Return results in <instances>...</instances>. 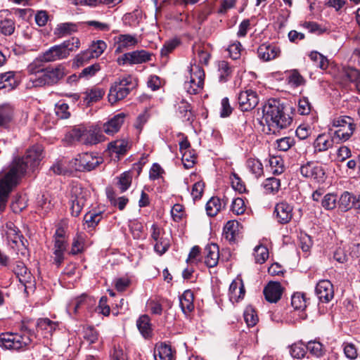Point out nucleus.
<instances>
[{
    "instance_id": "f257e3e1",
    "label": "nucleus",
    "mask_w": 360,
    "mask_h": 360,
    "mask_svg": "<svg viewBox=\"0 0 360 360\" xmlns=\"http://www.w3.org/2000/svg\"><path fill=\"white\" fill-rule=\"evenodd\" d=\"M43 148L34 145L26 150L22 156L15 157L8 171L0 178V211L5 209L13 188L30 172H33L41 161Z\"/></svg>"
},
{
    "instance_id": "f03ea898",
    "label": "nucleus",
    "mask_w": 360,
    "mask_h": 360,
    "mask_svg": "<svg viewBox=\"0 0 360 360\" xmlns=\"http://www.w3.org/2000/svg\"><path fill=\"white\" fill-rule=\"evenodd\" d=\"M262 112L269 132L274 134L288 128L292 122L290 108L279 99H269L263 106Z\"/></svg>"
},
{
    "instance_id": "7ed1b4c3",
    "label": "nucleus",
    "mask_w": 360,
    "mask_h": 360,
    "mask_svg": "<svg viewBox=\"0 0 360 360\" xmlns=\"http://www.w3.org/2000/svg\"><path fill=\"white\" fill-rule=\"evenodd\" d=\"M37 337V334L33 330L22 323L19 332H6L0 334V346L6 349H24Z\"/></svg>"
},
{
    "instance_id": "20e7f679",
    "label": "nucleus",
    "mask_w": 360,
    "mask_h": 360,
    "mask_svg": "<svg viewBox=\"0 0 360 360\" xmlns=\"http://www.w3.org/2000/svg\"><path fill=\"white\" fill-rule=\"evenodd\" d=\"M137 79L131 75L117 78L110 86L108 101L112 104L125 98L131 91L136 88Z\"/></svg>"
},
{
    "instance_id": "39448f33",
    "label": "nucleus",
    "mask_w": 360,
    "mask_h": 360,
    "mask_svg": "<svg viewBox=\"0 0 360 360\" xmlns=\"http://www.w3.org/2000/svg\"><path fill=\"white\" fill-rule=\"evenodd\" d=\"M67 74V68L63 64H59L55 67L49 66L45 68L41 75L37 79H34L35 87L54 85Z\"/></svg>"
},
{
    "instance_id": "423d86ee",
    "label": "nucleus",
    "mask_w": 360,
    "mask_h": 360,
    "mask_svg": "<svg viewBox=\"0 0 360 360\" xmlns=\"http://www.w3.org/2000/svg\"><path fill=\"white\" fill-rule=\"evenodd\" d=\"M300 172L303 177L318 184H323L327 178L325 168L315 161H308L302 165Z\"/></svg>"
},
{
    "instance_id": "0eeeda50",
    "label": "nucleus",
    "mask_w": 360,
    "mask_h": 360,
    "mask_svg": "<svg viewBox=\"0 0 360 360\" xmlns=\"http://www.w3.org/2000/svg\"><path fill=\"white\" fill-rule=\"evenodd\" d=\"M333 126L338 129L333 133L340 142L347 141L355 129L354 120L349 116H342L335 119Z\"/></svg>"
},
{
    "instance_id": "6e6552de",
    "label": "nucleus",
    "mask_w": 360,
    "mask_h": 360,
    "mask_svg": "<svg viewBox=\"0 0 360 360\" xmlns=\"http://www.w3.org/2000/svg\"><path fill=\"white\" fill-rule=\"evenodd\" d=\"M102 162V158L93 155V153H84L79 154L75 159V165L77 170L90 172L94 169Z\"/></svg>"
},
{
    "instance_id": "1a4fd4ad",
    "label": "nucleus",
    "mask_w": 360,
    "mask_h": 360,
    "mask_svg": "<svg viewBox=\"0 0 360 360\" xmlns=\"http://www.w3.org/2000/svg\"><path fill=\"white\" fill-rule=\"evenodd\" d=\"M340 141L333 134V131L330 130L328 133L319 134L314 143V153H322L332 148L335 143H339Z\"/></svg>"
},
{
    "instance_id": "9d476101",
    "label": "nucleus",
    "mask_w": 360,
    "mask_h": 360,
    "mask_svg": "<svg viewBox=\"0 0 360 360\" xmlns=\"http://www.w3.org/2000/svg\"><path fill=\"white\" fill-rule=\"evenodd\" d=\"M238 103L241 111H250L259 103L258 95L252 89L241 91L238 95Z\"/></svg>"
},
{
    "instance_id": "9b49d317",
    "label": "nucleus",
    "mask_w": 360,
    "mask_h": 360,
    "mask_svg": "<svg viewBox=\"0 0 360 360\" xmlns=\"http://www.w3.org/2000/svg\"><path fill=\"white\" fill-rule=\"evenodd\" d=\"M151 53L146 50H138L123 54L117 58L120 65L127 63L129 64H141L151 60Z\"/></svg>"
},
{
    "instance_id": "f8f14e48",
    "label": "nucleus",
    "mask_w": 360,
    "mask_h": 360,
    "mask_svg": "<svg viewBox=\"0 0 360 360\" xmlns=\"http://www.w3.org/2000/svg\"><path fill=\"white\" fill-rule=\"evenodd\" d=\"M274 214L278 223L286 224L292 219L293 206L286 201H281L275 205Z\"/></svg>"
},
{
    "instance_id": "ddd939ff",
    "label": "nucleus",
    "mask_w": 360,
    "mask_h": 360,
    "mask_svg": "<svg viewBox=\"0 0 360 360\" xmlns=\"http://www.w3.org/2000/svg\"><path fill=\"white\" fill-rule=\"evenodd\" d=\"M315 292L319 301L328 303L334 297L333 285L328 280H321L316 284Z\"/></svg>"
},
{
    "instance_id": "4468645a",
    "label": "nucleus",
    "mask_w": 360,
    "mask_h": 360,
    "mask_svg": "<svg viewBox=\"0 0 360 360\" xmlns=\"http://www.w3.org/2000/svg\"><path fill=\"white\" fill-rule=\"evenodd\" d=\"M68 58L65 50H63L60 44L49 48L39 56L41 61L44 63L54 62Z\"/></svg>"
},
{
    "instance_id": "2eb2a0df",
    "label": "nucleus",
    "mask_w": 360,
    "mask_h": 360,
    "mask_svg": "<svg viewBox=\"0 0 360 360\" xmlns=\"http://www.w3.org/2000/svg\"><path fill=\"white\" fill-rule=\"evenodd\" d=\"M126 115L121 112L113 116L110 120L103 124V130L108 135H113L120 129L124 122Z\"/></svg>"
},
{
    "instance_id": "dca6fc26",
    "label": "nucleus",
    "mask_w": 360,
    "mask_h": 360,
    "mask_svg": "<svg viewBox=\"0 0 360 360\" xmlns=\"http://www.w3.org/2000/svg\"><path fill=\"white\" fill-rule=\"evenodd\" d=\"M281 53L280 49L271 44H262L257 49V54L264 61H269L277 58Z\"/></svg>"
},
{
    "instance_id": "f3484780",
    "label": "nucleus",
    "mask_w": 360,
    "mask_h": 360,
    "mask_svg": "<svg viewBox=\"0 0 360 360\" xmlns=\"http://www.w3.org/2000/svg\"><path fill=\"white\" fill-rule=\"evenodd\" d=\"M174 106L176 113L184 121L191 122L193 120V114L191 105L182 98H176Z\"/></svg>"
},
{
    "instance_id": "a211bd4d",
    "label": "nucleus",
    "mask_w": 360,
    "mask_h": 360,
    "mask_svg": "<svg viewBox=\"0 0 360 360\" xmlns=\"http://www.w3.org/2000/svg\"><path fill=\"white\" fill-rule=\"evenodd\" d=\"M57 326V323L48 318L39 319L36 323L37 333H40L44 338H49L51 336Z\"/></svg>"
},
{
    "instance_id": "6ab92c4d",
    "label": "nucleus",
    "mask_w": 360,
    "mask_h": 360,
    "mask_svg": "<svg viewBox=\"0 0 360 360\" xmlns=\"http://www.w3.org/2000/svg\"><path fill=\"white\" fill-rule=\"evenodd\" d=\"M205 264L209 268L217 265L219 258V246L215 243L207 244L204 250Z\"/></svg>"
},
{
    "instance_id": "aec40b11",
    "label": "nucleus",
    "mask_w": 360,
    "mask_h": 360,
    "mask_svg": "<svg viewBox=\"0 0 360 360\" xmlns=\"http://www.w3.org/2000/svg\"><path fill=\"white\" fill-rule=\"evenodd\" d=\"M282 291L279 282H269L264 289V295L268 302L276 303L281 299Z\"/></svg>"
},
{
    "instance_id": "412c9836",
    "label": "nucleus",
    "mask_w": 360,
    "mask_h": 360,
    "mask_svg": "<svg viewBox=\"0 0 360 360\" xmlns=\"http://www.w3.org/2000/svg\"><path fill=\"white\" fill-rule=\"evenodd\" d=\"M19 85V82L15 77V72L8 71L0 74V90H4V92H9L15 89Z\"/></svg>"
},
{
    "instance_id": "4be33fe9",
    "label": "nucleus",
    "mask_w": 360,
    "mask_h": 360,
    "mask_svg": "<svg viewBox=\"0 0 360 360\" xmlns=\"http://www.w3.org/2000/svg\"><path fill=\"white\" fill-rule=\"evenodd\" d=\"M174 354L175 351L165 342L156 344L153 352L155 360H174Z\"/></svg>"
},
{
    "instance_id": "5701e85b",
    "label": "nucleus",
    "mask_w": 360,
    "mask_h": 360,
    "mask_svg": "<svg viewBox=\"0 0 360 360\" xmlns=\"http://www.w3.org/2000/svg\"><path fill=\"white\" fill-rule=\"evenodd\" d=\"M68 247L67 240H53V263L60 267L65 259V252Z\"/></svg>"
},
{
    "instance_id": "b1692460",
    "label": "nucleus",
    "mask_w": 360,
    "mask_h": 360,
    "mask_svg": "<svg viewBox=\"0 0 360 360\" xmlns=\"http://www.w3.org/2000/svg\"><path fill=\"white\" fill-rule=\"evenodd\" d=\"M94 304V300L86 295H82L72 300L68 304V309L73 310L77 314L81 310L89 309Z\"/></svg>"
},
{
    "instance_id": "393cba45",
    "label": "nucleus",
    "mask_w": 360,
    "mask_h": 360,
    "mask_svg": "<svg viewBox=\"0 0 360 360\" xmlns=\"http://www.w3.org/2000/svg\"><path fill=\"white\" fill-rule=\"evenodd\" d=\"M228 203V199L212 197L206 204L207 214L210 217L216 216L219 211L224 208Z\"/></svg>"
},
{
    "instance_id": "a878e982",
    "label": "nucleus",
    "mask_w": 360,
    "mask_h": 360,
    "mask_svg": "<svg viewBox=\"0 0 360 360\" xmlns=\"http://www.w3.org/2000/svg\"><path fill=\"white\" fill-rule=\"evenodd\" d=\"M104 140V135L96 128H85L82 143L85 145H95Z\"/></svg>"
},
{
    "instance_id": "bb28decb",
    "label": "nucleus",
    "mask_w": 360,
    "mask_h": 360,
    "mask_svg": "<svg viewBox=\"0 0 360 360\" xmlns=\"http://www.w3.org/2000/svg\"><path fill=\"white\" fill-rule=\"evenodd\" d=\"M41 61L40 60L39 56L35 60H34L27 66V72L30 75L27 86L30 87H35L34 79L39 77L45 69V68L41 65Z\"/></svg>"
},
{
    "instance_id": "cd10ccee",
    "label": "nucleus",
    "mask_w": 360,
    "mask_h": 360,
    "mask_svg": "<svg viewBox=\"0 0 360 360\" xmlns=\"http://www.w3.org/2000/svg\"><path fill=\"white\" fill-rule=\"evenodd\" d=\"M239 226L237 221H229L224 227L223 236L230 243H235L239 236Z\"/></svg>"
},
{
    "instance_id": "c85d7f7f",
    "label": "nucleus",
    "mask_w": 360,
    "mask_h": 360,
    "mask_svg": "<svg viewBox=\"0 0 360 360\" xmlns=\"http://www.w3.org/2000/svg\"><path fill=\"white\" fill-rule=\"evenodd\" d=\"M356 203V196L348 191H344L339 198L338 205L341 211L347 212L353 207H355Z\"/></svg>"
},
{
    "instance_id": "c756f323",
    "label": "nucleus",
    "mask_w": 360,
    "mask_h": 360,
    "mask_svg": "<svg viewBox=\"0 0 360 360\" xmlns=\"http://www.w3.org/2000/svg\"><path fill=\"white\" fill-rule=\"evenodd\" d=\"M6 237L8 242H11L17 247H19L20 245L25 246V242H27V240L25 239L19 229L12 224L7 225Z\"/></svg>"
},
{
    "instance_id": "7c9ffc66",
    "label": "nucleus",
    "mask_w": 360,
    "mask_h": 360,
    "mask_svg": "<svg viewBox=\"0 0 360 360\" xmlns=\"http://www.w3.org/2000/svg\"><path fill=\"white\" fill-rule=\"evenodd\" d=\"M194 295L191 290H186L179 297L180 307L183 313L186 315L190 314L194 309Z\"/></svg>"
},
{
    "instance_id": "2f4dec72",
    "label": "nucleus",
    "mask_w": 360,
    "mask_h": 360,
    "mask_svg": "<svg viewBox=\"0 0 360 360\" xmlns=\"http://www.w3.org/2000/svg\"><path fill=\"white\" fill-rule=\"evenodd\" d=\"M117 47L115 50L117 53H121L124 49L135 46L138 44V39L136 36L129 34H120L117 37Z\"/></svg>"
},
{
    "instance_id": "473e14b6",
    "label": "nucleus",
    "mask_w": 360,
    "mask_h": 360,
    "mask_svg": "<svg viewBox=\"0 0 360 360\" xmlns=\"http://www.w3.org/2000/svg\"><path fill=\"white\" fill-rule=\"evenodd\" d=\"M13 271L18 278L19 281L24 285H26L27 283L30 282L31 274L23 262L20 261L16 262Z\"/></svg>"
},
{
    "instance_id": "72a5a7b5",
    "label": "nucleus",
    "mask_w": 360,
    "mask_h": 360,
    "mask_svg": "<svg viewBox=\"0 0 360 360\" xmlns=\"http://www.w3.org/2000/svg\"><path fill=\"white\" fill-rule=\"evenodd\" d=\"M233 72L232 67L228 62L221 60L218 63V77L219 81L221 83L226 82L231 77Z\"/></svg>"
},
{
    "instance_id": "f704fd0d",
    "label": "nucleus",
    "mask_w": 360,
    "mask_h": 360,
    "mask_svg": "<svg viewBox=\"0 0 360 360\" xmlns=\"http://www.w3.org/2000/svg\"><path fill=\"white\" fill-rule=\"evenodd\" d=\"M86 236L84 233H77L73 238L71 250L70 254L75 255L82 253L84 250Z\"/></svg>"
},
{
    "instance_id": "c9c22d12",
    "label": "nucleus",
    "mask_w": 360,
    "mask_h": 360,
    "mask_svg": "<svg viewBox=\"0 0 360 360\" xmlns=\"http://www.w3.org/2000/svg\"><path fill=\"white\" fill-rule=\"evenodd\" d=\"M136 326L143 337L147 338L150 336L152 331L151 324L150 319L148 315L141 316L136 321Z\"/></svg>"
},
{
    "instance_id": "e433bc0d",
    "label": "nucleus",
    "mask_w": 360,
    "mask_h": 360,
    "mask_svg": "<svg viewBox=\"0 0 360 360\" xmlns=\"http://www.w3.org/2000/svg\"><path fill=\"white\" fill-rule=\"evenodd\" d=\"M266 194H276L281 188V180L276 177H269L262 184Z\"/></svg>"
},
{
    "instance_id": "4c0bfd02",
    "label": "nucleus",
    "mask_w": 360,
    "mask_h": 360,
    "mask_svg": "<svg viewBox=\"0 0 360 360\" xmlns=\"http://www.w3.org/2000/svg\"><path fill=\"white\" fill-rule=\"evenodd\" d=\"M77 31V26L73 22L60 23L55 29L54 34L60 37L71 34Z\"/></svg>"
},
{
    "instance_id": "58836bf2",
    "label": "nucleus",
    "mask_w": 360,
    "mask_h": 360,
    "mask_svg": "<svg viewBox=\"0 0 360 360\" xmlns=\"http://www.w3.org/2000/svg\"><path fill=\"white\" fill-rule=\"evenodd\" d=\"M269 162L270 170L273 174L279 175L284 172V162L281 156H271Z\"/></svg>"
},
{
    "instance_id": "ea45409f",
    "label": "nucleus",
    "mask_w": 360,
    "mask_h": 360,
    "mask_svg": "<svg viewBox=\"0 0 360 360\" xmlns=\"http://www.w3.org/2000/svg\"><path fill=\"white\" fill-rule=\"evenodd\" d=\"M246 166L255 178L264 174L263 165L258 159L249 158L246 162Z\"/></svg>"
},
{
    "instance_id": "a19ab883",
    "label": "nucleus",
    "mask_w": 360,
    "mask_h": 360,
    "mask_svg": "<svg viewBox=\"0 0 360 360\" xmlns=\"http://www.w3.org/2000/svg\"><path fill=\"white\" fill-rule=\"evenodd\" d=\"M289 352L292 358L301 359L307 354V346L302 341L295 342L290 346Z\"/></svg>"
},
{
    "instance_id": "79ce46f5",
    "label": "nucleus",
    "mask_w": 360,
    "mask_h": 360,
    "mask_svg": "<svg viewBox=\"0 0 360 360\" xmlns=\"http://www.w3.org/2000/svg\"><path fill=\"white\" fill-rule=\"evenodd\" d=\"M84 94V101L87 105H90L102 98L105 94V91L101 88H93L90 90H87Z\"/></svg>"
},
{
    "instance_id": "37998d69",
    "label": "nucleus",
    "mask_w": 360,
    "mask_h": 360,
    "mask_svg": "<svg viewBox=\"0 0 360 360\" xmlns=\"http://www.w3.org/2000/svg\"><path fill=\"white\" fill-rule=\"evenodd\" d=\"M108 149L111 153L123 155L128 150V142L124 139L112 141L108 145Z\"/></svg>"
},
{
    "instance_id": "c03bdc74",
    "label": "nucleus",
    "mask_w": 360,
    "mask_h": 360,
    "mask_svg": "<svg viewBox=\"0 0 360 360\" xmlns=\"http://www.w3.org/2000/svg\"><path fill=\"white\" fill-rule=\"evenodd\" d=\"M306 346L307 351H309L311 354L316 357L322 356L326 352L324 345L317 340H310Z\"/></svg>"
},
{
    "instance_id": "a18cd8bd",
    "label": "nucleus",
    "mask_w": 360,
    "mask_h": 360,
    "mask_svg": "<svg viewBox=\"0 0 360 360\" xmlns=\"http://www.w3.org/2000/svg\"><path fill=\"white\" fill-rule=\"evenodd\" d=\"M189 74L190 78L197 80L198 85L204 84L205 71L200 65L191 64Z\"/></svg>"
},
{
    "instance_id": "49530a36",
    "label": "nucleus",
    "mask_w": 360,
    "mask_h": 360,
    "mask_svg": "<svg viewBox=\"0 0 360 360\" xmlns=\"http://www.w3.org/2000/svg\"><path fill=\"white\" fill-rule=\"evenodd\" d=\"M310 59L314 63L315 65L321 70H326L328 67V60L323 55L318 51H311L309 55Z\"/></svg>"
},
{
    "instance_id": "de8ad7c7",
    "label": "nucleus",
    "mask_w": 360,
    "mask_h": 360,
    "mask_svg": "<svg viewBox=\"0 0 360 360\" xmlns=\"http://www.w3.org/2000/svg\"><path fill=\"white\" fill-rule=\"evenodd\" d=\"M291 304L295 309L304 310L307 305V300L302 292H295L292 295Z\"/></svg>"
},
{
    "instance_id": "09e8293b",
    "label": "nucleus",
    "mask_w": 360,
    "mask_h": 360,
    "mask_svg": "<svg viewBox=\"0 0 360 360\" xmlns=\"http://www.w3.org/2000/svg\"><path fill=\"white\" fill-rule=\"evenodd\" d=\"M13 111L12 108L8 105H3L0 106V127H4L8 124L12 117Z\"/></svg>"
},
{
    "instance_id": "8fccbe9b",
    "label": "nucleus",
    "mask_w": 360,
    "mask_h": 360,
    "mask_svg": "<svg viewBox=\"0 0 360 360\" xmlns=\"http://www.w3.org/2000/svg\"><path fill=\"white\" fill-rule=\"evenodd\" d=\"M60 45L63 50H65V55L68 57L71 52L79 48L80 41L77 37H72L68 40L64 41Z\"/></svg>"
},
{
    "instance_id": "3c124183",
    "label": "nucleus",
    "mask_w": 360,
    "mask_h": 360,
    "mask_svg": "<svg viewBox=\"0 0 360 360\" xmlns=\"http://www.w3.org/2000/svg\"><path fill=\"white\" fill-rule=\"evenodd\" d=\"M243 316L248 327L255 326L259 321L256 311L252 306H248L245 308Z\"/></svg>"
},
{
    "instance_id": "603ef678",
    "label": "nucleus",
    "mask_w": 360,
    "mask_h": 360,
    "mask_svg": "<svg viewBox=\"0 0 360 360\" xmlns=\"http://www.w3.org/2000/svg\"><path fill=\"white\" fill-rule=\"evenodd\" d=\"M254 256L256 263L263 264L269 258V250L264 245H257L254 249Z\"/></svg>"
},
{
    "instance_id": "864d4df0",
    "label": "nucleus",
    "mask_w": 360,
    "mask_h": 360,
    "mask_svg": "<svg viewBox=\"0 0 360 360\" xmlns=\"http://www.w3.org/2000/svg\"><path fill=\"white\" fill-rule=\"evenodd\" d=\"M132 174L130 171L123 172L119 177L118 187L122 193L126 191L131 184Z\"/></svg>"
},
{
    "instance_id": "5fc2aeb1",
    "label": "nucleus",
    "mask_w": 360,
    "mask_h": 360,
    "mask_svg": "<svg viewBox=\"0 0 360 360\" xmlns=\"http://www.w3.org/2000/svg\"><path fill=\"white\" fill-rule=\"evenodd\" d=\"M101 219L102 216L101 212H89L84 217V224H86L88 228H94L98 225Z\"/></svg>"
},
{
    "instance_id": "6e6d98bb",
    "label": "nucleus",
    "mask_w": 360,
    "mask_h": 360,
    "mask_svg": "<svg viewBox=\"0 0 360 360\" xmlns=\"http://www.w3.org/2000/svg\"><path fill=\"white\" fill-rule=\"evenodd\" d=\"M169 239L163 237L155 241L154 245V250L158 255L162 256L169 250Z\"/></svg>"
},
{
    "instance_id": "4d7b16f0",
    "label": "nucleus",
    "mask_w": 360,
    "mask_h": 360,
    "mask_svg": "<svg viewBox=\"0 0 360 360\" xmlns=\"http://www.w3.org/2000/svg\"><path fill=\"white\" fill-rule=\"evenodd\" d=\"M85 199L83 196H76L72 199L71 214L73 217H77L84 206Z\"/></svg>"
},
{
    "instance_id": "13d9d810",
    "label": "nucleus",
    "mask_w": 360,
    "mask_h": 360,
    "mask_svg": "<svg viewBox=\"0 0 360 360\" xmlns=\"http://www.w3.org/2000/svg\"><path fill=\"white\" fill-rule=\"evenodd\" d=\"M107 195L111 205L117 207L120 210H123L129 202V199L125 196L116 198L114 193L110 192H108Z\"/></svg>"
},
{
    "instance_id": "bf43d9fd",
    "label": "nucleus",
    "mask_w": 360,
    "mask_h": 360,
    "mask_svg": "<svg viewBox=\"0 0 360 360\" xmlns=\"http://www.w3.org/2000/svg\"><path fill=\"white\" fill-rule=\"evenodd\" d=\"M91 58H94V56L86 49L75 56L73 60V65L77 67L83 66Z\"/></svg>"
},
{
    "instance_id": "052dcab7",
    "label": "nucleus",
    "mask_w": 360,
    "mask_h": 360,
    "mask_svg": "<svg viewBox=\"0 0 360 360\" xmlns=\"http://www.w3.org/2000/svg\"><path fill=\"white\" fill-rule=\"evenodd\" d=\"M192 49L193 53L197 54L200 63L207 65L210 58V53L205 51L200 46L194 45Z\"/></svg>"
},
{
    "instance_id": "680f3d73",
    "label": "nucleus",
    "mask_w": 360,
    "mask_h": 360,
    "mask_svg": "<svg viewBox=\"0 0 360 360\" xmlns=\"http://www.w3.org/2000/svg\"><path fill=\"white\" fill-rule=\"evenodd\" d=\"M337 195L334 193H327L324 195L322 201L321 205L323 208L328 210H333L337 206Z\"/></svg>"
},
{
    "instance_id": "e2e57ef3",
    "label": "nucleus",
    "mask_w": 360,
    "mask_h": 360,
    "mask_svg": "<svg viewBox=\"0 0 360 360\" xmlns=\"http://www.w3.org/2000/svg\"><path fill=\"white\" fill-rule=\"evenodd\" d=\"M15 30V22L11 19L6 18L0 22V32L6 35H11Z\"/></svg>"
},
{
    "instance_id": "0e129e2a",
    "label": "nucleus",
    "mask_w": 360,
    "mask_h": 360,
    "mask_svg": "<svg viewBox=\"0 0 360 360\" xmlns=\"http://www.w3.org/2000/svg\"><path fill=\"white\" fill-rule=\"evenodd\" d=\"M182 155V162L186 169H190L193 167L195 164L196 156L193 150H186L181 153Z\"/></svg>"
},
{
    "instance_id": "69168bd1",
    "label": "nucleus",
    "mask_w": 360,
    "mask_h": 360,
    "mask_svg": "<svg viewBox=\"0 0 360 360\" xmlns=\"http://www.w3.org/2000/svg\"><path fill=\"white\" fill-rule=\"evenodd\" d=\"M107 45L105 41L98 40L94 42L88 50L94 56V58H98L103 53Z\"/></svg>"
},
{
    "instance_id": "338daca9",
    "label": "nucleus",
    "mask_w": 360,
    "mask_h": 360,
    "mask_svg": "<svg viewBox=\"0 0 360 360\" xmlns=\"http://www.w3.org/2000/svg\"><path fill=\"white\" fill-rule=\"evenodd\" d=\"M198 81L193 79H189V80L184 82V89L190 94H197L202 90L204 84L198 85Z\"/></svg>"
},
{
    "instance_id": "774afa93",
    "label": "nucleus",
    "mask_w": 360,
    "mask_h": 360,
    "mask_svg": "<svg viewBox=\"0 0 360 360\" xmlns=\"http://www.w3.org/2000/svg\"><path fill=\"white\" fill-rule=\"evenodd\" d=\"M69 106L67 103L59 101L56 104L55 112L58 117L60 119H68L70 116Z\"/></svg>"
}]
</instances>
